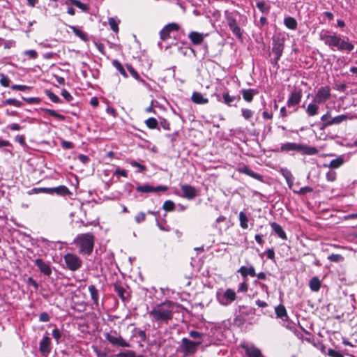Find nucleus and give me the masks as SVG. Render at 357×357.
<instances>
[{
	"instance_id": "obj_64",
	"label": "nucleus",
	"mask_w": 357,
	"mask_h": 357,
	"mask_svg": "<svg viewBox=\"0 0 357 357\" xmlns=\"http://www.w3.org/2000/svg\"><path fill=\"white\" fill-rule=\"evenodd\" d=\"M39 320L41 322H47L50 320V316L47 312H42L39 315Z\"/></svg>"
},
{
	"instance_id": "obj_6",
	"label": "nucleus",
	"mask_w": 357,
	"mask_h": 357,
	"mask_svg": "<svg viewBox=\"0 0 357 357\" xmlns=\"http://www.w3.org/2000/svg\"><path fill=\"white\" fill-rule=\"evenodd\" d=\"M225 15L229 29L231 31L233 34L235 35L238 38L242 39L243 31L237 23V21L234 17L233 13L227 10L225 13Z\"/></svg>"
},
{
	"instance_id": "obj_11",
	"label": "nucleus",
	"mask_w": 357,
	"mask_h": 357,
	"mask_svg": "<svg viewBox=\"0 0 357 357\" xmlns=\"http://www.w3.org/2000/svg\"><path fill=\"white\" fill-rule=\"evenodd\" d=\"M106 340L112 345L121 347H130V344L126 342L121 335L116 332L107 333L105 334Z\"/></svg>"
},
{
	"instance_id": "obj_20",
	"label": "nucleus",
	"mask_w": 357,
	"mask_h": 357,
	"mask_svg": "<svg viewBox=\"0 0 357 357\" xmlns=\"http://www.w3.org/2000/svg\"><path fill=\"white\" fill-rule=\"evenodd\" d=\"M204 36L203 33L197 31H192L188 35V38L194 45L201 44L204 40Z\"/></svg>"
},
{
	"instance_id": "obj_38",
	"label": "nucleus",
	"mask_w": 357,
	"mask_h": 357,
	"mask_svg": "<svg viewBox=\"0 0 357 357\" xmlns=\"http://www.w3.org/2000/svg\"><path fill=\"white\" fill-rule=\"evenodd\" d=\"M117 357H143L142 355H137L136 353L132 350H127L119 353Z\"/></svg>"
},
{
	"instance_id": "obj_40",
	"label": "nucleus",
	"mask_w": 357,
	"mask_h": 357,
	"mask_svg": "<svg viewBox=\"0 0 357 357\" xmlns=\"http://www.w3.org/2000/svg\"><path fill=\"white\" fill-rule=\"evenodd\" d=\"M222 98L224 102L228 105L231 106V103L235 100L236 97L230 96L228 93H224L222 94Z\"/></svg>"
},
{
	"instance_id": "obj_1",
	"label": "nucleus",
	"mask_w": 357,
	"mask_h": 357,
	"mask_svg": "<svg viewBox=\"0 0 357 357\" xmlns=\"http://www.w3.org/2000/svg\"><path fill=\"white\" fill-rule=\"evenodd\" d=\"M319 39L324 42L333 51L351 52L354 49V44L345 36L336 33H330L328 31H321Z\"/></svg>"
},
{
	"instance_id": "obj_58",
	"label": "nucleus",
	"mask_w": 357,
	"mask_h": 357,
	"mask_svg": "<svg viewBox=\"0 0 357 357\" xmlns=\"http://www.w3.org/2000/svg\"><path fill=\"white\" fill-rule=\"evenodd\" d=\"M61 96L65 98L68 102H70L73 100V96L66 89H63L61 91Z\"/></svg>"
},
{
	"instance_id": "obj_21",
	"label": "nucleus",
	"mask_w": 357,
	"mask_h": 357,
	"mask_svg": "<svg viewBox=\"0 0 357 357\" xmlns=\"http://www.w3.org/2000/svg\"><path fill=\"white\" fill-rule=\"evenodd\" d=\"M89 291L90 293L91 298L93 302V305L96 306V308H98L99 307L98 290L94 285L91 284L89 286Z\"/></svg>"
},
{
	"instance_id": "obj_16",
	"label": "nucleus",
	"mask_w": 357,
	"mask_h": 357,
	"mask_svg": "<svg viewBox=\"0 0 357 357\" xmlns=\"http://www.w3.org/2000/svg\"><path fill=\"white\" fill-rule=\"evenodd\" d=\"M275 312L277 318L280 319L282 321H284V324H282L284 327L287 328H291V326H289V324H285L286 322L288 321V315L287 313V310L284 305H279L275 307Z\"/></svg>"
},
{
	"instance_id": "obj_27",
	"label": "nucleus",
	"mask_w": 357,
	"mask_h": 357,
	"mask_svg": "<svg viewBox=\"0 0 357 357\" xmlns=\"http://www.w3.org/2000/svg\"><path fill=\"white\" fill-rule=\"evenodd\" d=\"M271 227L274 232L282 239H287V235L282 227L276 222H272Z\"/></svg>"
},
{
	"instance_id": "obj_41",
	"label": "nucleus",
	"mask_w": 357,
	"mask_h": 357,
	"mask_svg": "<svg viewBox=\"0 0 357 357\" xmlns=\"http://www.w3.org/2000/svg\"><path fill=\"white\" fill-rule=\"evenodd\" d=\"M145 124L150 129H155L158 123L155 118H149L145 121Z\"/></svg>"
},
{
	"instance_id": "obj_46",
	"label": "nucleus",
	"mask_w": 357,
	"mask_h": 357,
	"mask_svg": "<svg viewBox=\"0 0 357 357\" xmlns=\"http://www.w3.org/2000/svg\"><path fill=\"white\" fill-rule=\"evenodd\" d=\"M38 193L48 194V188H34L29 192V195L38 194Z\"/></svg>"
},
{
	"instance_id": "obj_49",
	"label": "nucleus",
	"mask_w": 357,
	"mask_h": 357,
	"mask_svg": "<svg viewBox=\"0 0 357 357\" xmlns=\"http://www.w3.org/2000/svg\"><path fill=\"white\" fill-rule=\"evenodd\" d=\"M326 180L329 182H333L336 180L337 174L333 170L328 171L326 174Z\"/></svg>"
},
{
	"instance_id": "obj_36",
	"label": "nucleus",
	"mask_w": 357,
	"mask_h": 357,
	"mask_svg": "<svg viewBox=\"0 0 357 357\" xmlns=\"http://www.w3.org/2000/svg\"><path fill=\"white\" fill-rule=\"evenodd\" d=\"M45 112L48 114L49 115L54 116V118L60 120V121H64L66 117L63 115H61L59 114L56 111L50 109H45Z\"/></svg>"
},
{
	"instance_id": "obj_19",
	"label": "nucleus",
	"mask_w": 357,
	"mask_h": 357,
	"mask_svg": "<svg viewBox=\"0 0 357 357\" xmlns=\"http://www.w3.org/2000/svg\"><path fill=\"white\" fill-rule=\"evenodd\" d=\"M35 264L39 268L40 271L47 276H50L52 274V268L49 264L45 262L40 259H37L35 261Z\"/></svg>"
},
{
	"instance_id": "obj_8",
	"label": "nucleus",
	"mask_w": 357,
	"mask_h": 357,
	"mask_svg": "<svg viewBox=\"0 0 357 357\" xmlns=\"http://www.w3.org/2000/svg\"><path fill=\"white\" fill-rule=\"evenodd\" d=\"M63 259L67 268L72 271H77L82 266V259L75 254L67 253Z\"/></svg>"
},
{
	"instance_id": "obj_12",
	"label": "nucleus",
	"mask_w": 357,
	"mask_h": 357,
	"mask_svg": "<svg viewBox=\"0 0 357 357\" xmlns=\"http://www.w3.org/2000/svg\"><path fill=\"white\" fill-rule=\"evenodd\" d=\"M236 298V292L231 289H227L224 293L222 294H217V298L220 304L222 305H228L229 304L231 303L233 301H235Z\"/></svg>"
},
{
	"instance_id": "obj_57",
	"label": "nucleus",
	"mask_w": 357,
	"mask_h": 357,
	"mask_svg": "<svg viewBox=\"0 0 357 357\" xmlns=\"http://www.w3.org/2000/svg\"><path fill=\"white\" fill-rule=\"evenodd\" d=\"M130 165L134 167H137L139 172H143L146 170V167L137 162L135 160H132L130 162Z\"/></svg>"
},
{
	"instance_id": "obj_56",
	"label": "nucleus",
	"mask_w": 357,
	"mask_h": 357,
	"mask_svg": "<svg viewBox=\"0 0 357 357\" xmlns=\"http://www.w3.org/2000/svg\"><path fill=\"white\" fill-rule=\"evenodd\" d=\"M189 335L192 338H194V339H201L204 336L203 333H199L198 331H191L189 333Z\"/></svg>"
},
{
	"instance_id": "obj_4",
	"label": "nucleus",
	"mask_w": 357,
	"mask_h": 357,
	"mask_svg": "<svg viewBox=\"0 0 357 357\" xmlns=\"http://www.w3.org/2000/svg\"><path fill=\"white\" fill-rule=\"evenodd\" d=\"M280 151L289 153L291 151L299 152L303 155H313L318 153L316 147L308 146L302 144H296L294 142L284 143L280 146Z\"/></svg>"
},
{
	"instance_id": "obj_61",
	"label": "nucleus",
	"mask_w": 357,
	"mask_h": 357,
	"mask_svg": "<svg viewBox=\"0 0 357 357\" xmlns=\"http://www.w3.org/2000/svg\"><path fill=\"white\" fill-rule=\"evenodd\" d=\"M114 174L121 175L125 178L128 177V172L125 169H121L119 167H117L114 172Z\"/></svg>"
},
{
	"instance_id": "obj_43",
	"label": "nucleus",
	"mask_w": 357,
	"mask_h": 357,
	"mask_svg": "<svg viewBox=\"0 0 357 357\" xmlns=\"http://www.w3.org/2000/svg\"><path fill=\"white\" fill-rule=\"evenodd\" d=\"M162 208L167 211H172L175 208L174 203L171 200H167L164 202Z\"/></svg>"
},
{
	"instance_id": "obj_53",
	"label": "nucleus",
	"mask_w": 357,
	"mask_h": 357,
	"mask_svg": "<svg viewBox=\"0 0 357 357\" xmlns=\"http://www.w3.org/2000/svg\"><path fill=\"white\" fill-rule=\"evenodd\" d=\"M46 94L47 96H48V98L54 102L55 103H58V102H60V98L56 95L54 94L53 92L52 91H47L46 92Z\"/></svg>"
},
{
	"instance_id": "obj_62",
	"label": "nucleus",
	"mask_w": 357,
	"mask_h": 357,
	"mask_svg": "<svg viewBox=\"0 0 357 357\" xmlns=\"http://www.w3.org/2000/svg\"><path fill=\"white\" fill-rule=\"evenodd\" d=\"M145 217H146V215L143 212H140L136 216H135V221L137 222V223H141L142 222H143L144 220H145Z\"/></svg>"
},
{
	"instance_id": "obj_39",
	"label": "nucleus",
	"mask_w": 357,
	"mask_h": 357,
	"mask_svg": "<svg viewBox=\"0 0 357 357\" xmlns=\"http://www.w3.org/2000/svg\"><path fill=\"white\" fill-rule=\"evenodd\" d=\"M112 65L116 68V70L124 77H127L126 72L125 71L123 66L118 60H113Z\"/></svg>"
},
{
	"instance_id": "obj_48",
	"label": "nucleus",
	"mask_w": 357,
	"mask_h": 357,
	"mask_svg": "<svg viewBox=\"0 0 357 357\" xmlns=\"http://www.w3.org/2000/svg\"><path fill=\"white\" fill-rule=\"evenodd\" d=\"M241 114H242L243 117L245 120L250 119L253 116V112L251 109H250L243 108L241 109Z\"/></svg>"
},
{
	"instance_id": "obj_55",
	"label": "nucleus",
	"mask_w": 357,
	"mask_h": 357,
	"mask_svg": "<svg viewBox=\"0 0 357 357\" xmlns=\"http://www.w3.org/2000/svg\"><path fill=\"white\" fill-rule=\"evenodd\" d=\"M24 54L27 56L29 59H36L38 56V53L34 50H26L24 52Z\"/></svg>"
},
{
	"instance_id": "obj_23",
	"label": "nucleus",
	"mask_w": 357,
	"mask_h": 357,
	"mask_svg": "<svg viewBox=\"0 0 357 357\" xmlns=\"http://www.w3.org/2000/svg\"><path fill=\"white\" fill-rule=\"evenodd\" d=\"M57 194L59 195H66L70 193L68 188L65 185H60L55 188H48V194Z\"/></svg>"
},
{
	"instance_id": "obj_59",
	"label": "nucleus",
	"mask_w": 357,
	"mask_h": 357,
	"mask_svg": "<svg viewBox=\"0 0 357 357\" xmlns=\"http://www.w3.org/2000/svg\"><path fill=\"white\" fill-rule=\"evenodd\" d=\"M13 90L26 91L29 89V87L26 85L15 84L11 86Z\"/></svg>"
},
{
	"instance_id": "obj_31",
	"label": "nucleus",
	"mask_w": 357,
	"mask_h": 357,
	"mask_svg": "<svg viewBox=\"0 0 357 357\" xmlns=\"http://www.w3.org/2000/svg\"><path fill=\"white\" fill-rule=\"evenodd\" d=\"M70 28L72 29L73 33L82 40L86 41L88 40L87 35L79 29L77 28L75 26H70Z\"/></svg>"
},
{
	"instance_id": "obj_33",
	"label": "nucleus",
	"mask_w": 357,
	"mask_h": 357,
	"mask_svg": "<svg viewBox=\"0 0 357 357\" xmlns=\"http://www.w3.org/2000/svg\"><path fill=\"white\" fill-rule=\"evenodd\" d=\"M238 217L241 227L243 229H247L248 227V218L245 213L243 211H241Z\"/></svg>"
},
{
	"instance_id": "obj_32",
	"label": "nucleus",
	"mask_w": 357,
	"mask_h": 357,
	"mask_svg": "<svg viewBox=\"0 0 357 357\" xmlns=\"http://www.w3.org/2000/svg\"><path fill=\"white\" fill-rule=\"evenodd\" d=\"M3 105H13L16 107H20L22 106V102L15 98H8L2 102Z\"/></svg>"
},
{
	"instance_id": "obj_63",
	"label": "nucleus",
	"mask_w": 357,
	"mask_h": 357,
	"mask_svg": "<svg viewBox=\"0 0 357 357\" xmlns=\"http://www.w3.org/2000/svg\"><path fill=\"white\" fill-rule=\"evenodd\" d=\"M170 32L173 31H178L179 29V25L176 23H170L166 25Z\"/></svg>"
},
{
	"instance_id": "obj_30",
	"label": "nucleus",
	"mask_w": 357,
	"mask_h": 357,
	"mask_svg": "<svg viewBox=\"0 0 357 357\" xmlns=\"http://www.w3.org/2000/svg\"><path fill=\"white\" fill-rule=\"evenodd\" d=\"M284 25L289 29L295 30L297 28V22L292 17H287L284 20Z\"/></svg>"
},
{
	"instance_id": "obj_9",
	"label": "nucleus",
	"mask_w": 357,
	"mask_h": 357,
	"mask_svg": "<svg viewBox=\"0 0 357 357\" xmlns=\"http://www.w3.org/2000/svg\"><path fill=\"white\" fill-rule=\"evenodd\" d=\"M331 97V88L328 86H324L317 89L313 97V100L319 105H322L326 102Z\"/></svg>"
},
{
	"instance_id": "obj_18",
	"label": "nucleus",
	"mask_w": 357,
	"mask_h": 357,
	"mask_svg": "<svg viewBox=\"0 0 357 357\" xmlns=\"http://www.w3.org/2000/svg\"><path fill=\"white\" fill-rule=\"evenodd\" d=\"M181 188L183 192L182 197L185 198L192 199L197 196L195 188L190 185H181Z\"/></svg>"
},
{
	"instance_id": "obj_3",
	"label": "nucleus",
	"mask_w": 357,
	"mask_h": 357,
	"mask_svg": "<svg viewBox=\"0 0 357 357\" xmlns=\"http://www.w3.org/2000/svg\"><path fill=\"white\" fill-rule=\"evenodd\" d=\"M73 243L80 254L89 255L93 249L94 236L91 233L81 234L77 236Z\"/></svg>"
},
{
	"instance_id": "obj_60",
	"label": "nucleus",
	"mask_w": 357,
	"mask_h": 357,
	"mask_svg": "<svg viewBox=\"0 0 357 357\" xmlns=\"http://www.w3.org/2000/svg\"><path fill=\"white\" fill-rule=\"evenodd\" d=\"M61 144V146L65 149H70L74 147V145L71 142L62 140Z\"/></svg>"
},
{
	"instance_id": "obj_28",
	"label": "nucleus",
	"mask_w": 357,
	"mask_h": 357,
	"mask_svg": "<svg viewBox=\"0 0 357 357\" xmlns=\"http://www.w3.org/2000/svg\"><path fill=\"white\" fill-rule=\"evenodd\" d=\"M241 93L243 99L248 102H250L253 100V97L255 94V91L254 89H242Z\"/></svg>"
},
{
	"instance_id": "obj_2",
	"label": "nucleus",
	"mask_w": 357,
	"mask_h": 357,
	"mask_svg": "<svg viewBox=\"0 0 357 357\" xmlns=\"http://www.w3.org/2000/svg\"><path fill=\"white\" fill-rule=\"evenodd\" d=\"M153 321L167 324L173 317V306L171 302H165L155 305L149 312Z\"/></svg>"
},
{
	"instance_id": "obj_24",
	"label": "nucleus",
	"mask_w": 357,
	"mask_h": 357,
	"mask_svg": "<svg viewBox=\"0 0 357 357\" xmlns=\"http://www.w3.org/2000/svg\"><path fill=\"white\" fill-rule=\"evenodd\" d=\"M317 102H314L312 100V102L309 103L306 108V114L309 116H314L317 115L319 112V107Z\"/></svg>"
},
{
	"instance_id": "obj_13",
	"label": "nucleus",
	"mask_w": 357,
	"mask_h": 357,
	"mask_svg": "<svg viewBox=\"0 0 357 357\" xmlns=\"http://www.w3.org/2000/svg\"><path fill=\"white\" fill-rule=\"evenodd\" d=\"M241 346L248 357H264L261 350L254 344L243 343Z\"/></svg>"
},
{
	"instance_id": "obj_54",
	"label": "nucleus",
	"mask_w": 357,
	"mask_h": 357,
	"mask_svg": "<svg viewBox=\"0 0 357 357\" xmlns=\"http://www.w3.org/2000/svg\"><path fill=\"white\" fill-rule=\"evenodd\" d=\"M327 354L331 357H344L343 354L336 350H334L333 349H329L328 350Z\"/></svg>"
},
{
	"instance_id": "obj_25",
	"label": "nucleus",
	"mask_w": 357,
	"mask_h": 357,
	"mask_svg": "<svg viewBox=\"0 0 357 357\" xmlns=\"http://www.w3.org/2000/svg\"><path fill=\"white\" fill-rule=\"evenodd\" d=\"M238 272L240 273L243 278H246L248 275H250L251 277H255L256 275L255 269L252 266H250L249 267L241 266L238 270Z\"/></svg>"
},
{
	"instance_id": "obj_7",
	"label": "nucleus",
	"mask_w": 357,
	"mask_h": 357,
	"mask_svg": "<svg viewBox=\"0 0 357 357\" xmlns=\"http://www.w3.org/2000/svg\"><path fill=\"white\" fill-rule=\"evenodd\" d=\"M284 39L280 35L273 37L272 52L275 54L274 63H277L280 60L284 50Z\"/></svg>"
},
{
	"instance_id": "obj_29",
	"label": "nucleus",
	"mask_w": 357,
	"mask_h": 357,
	"mask_svg": "<svg viewBox=\"0 0 357 357\" xmlns=\"http://www.w3.org/2000/svg\"><path fill=\"white\" fill-rule=\"evenodd\" d=\"M309 286L312 291H318L321 287V281L317 277H313L310 280Z\"/></svg>"
},
{
	"instance_id": "obj_14",
	"label": "nucleus",
	"mask_w": 357,
	"mask_h": 357,
	"mask_svg": "<svg viewBox=\"0 0 357 357\" xmlns=\"http://www.w3.org/2000/svg\"><path fill=\"white\" fill-rule=\"evenodd\" d=\"M136 190L139 192H156L159 191H167L168 188L165 185H158L157 187H152L149 184L138 185L136 187Z\"/></svg>"
},
{
	"instance_id": "obj_15",
	"label": "nucleus",
	"mask_w": 357,
	"mask_h": 357,
	"mask_svg": "<svg viewBox=\"0 0 357 357\" xmlns=\"http://www.w3.org/2000/svg\"><path fill=\"white\" fill-rule=\"evenodd\" d=\"M302 98V91L301 89H295L291 91L287 101V105L289 107H291L298 105Z\"/></svg>"
},
{
	"instance_id": "obj_34",
	"label": "nucleus",
	"mask_w": 357,
	"mask_h": 357,
	"mask_svg": "<svg viewBox=\"0 0 357 357\" xmlns=\"http://www.w3.org/2000/svg\"><path fill=\"white\" fill-rule=\"evenodd\" d=\"M238 172H241V173H243L245 174H247L252 178H259V176L256 174L255 172H254L253 171H252L250 168H248V167L246 166H244L243 167H241L238 169Z\"/></svg>"
},
{
	"instance_id": "obj_35",
	"label": "nucleus",
	"mask_w": 357,
	"mask_h": 357,
	"mask_svg": "<svg viewBox=\"0 0 357 357\" xmlns=\"http://www.w3.org/2000/svg\"><path fill=\"white\" fill-rule=\"evenodd\" d=\"M281 172H282V176L286 179L287 184L289 186H291L294 182V178H293L291 173L287 169H282Z\"/></svg>"
},
{
	"instance_id": "obj_47",
	"label": "nucleus",
	"mask_w": 357,
	"mask_h": 357,
	"mask_svg": "<svg viewBox=\"0 0 357 357\" xmlns=\"http://www.w3.org/2000/svg\"><path fill=\"white\" fill-rule=\"evenodd\" d=\"M170 31L167 27L164 26V28L160 31V37L161 40H165L169 37Z\"/></svg>"
},
{
	"instance_id": "obj_52",
	"label": "nucleus",
	"mask_w": 357,
	"mask_h": 357,
	"mask_svg": "<svg viewBox=\"0 0 357 357\" xmlns=\"http://www.w3.org/2000/svg\"><path fill=\"white\" fill-rule=\"evenodd\" d=\"M0 84L3 86H5V87H7L9 86L10 84V79H8V77L7 76H6L5 75L3 74H1L0 75Z\"/></svg>"
},
{
	"instance_id": "obj_51",
	"label": "nucleus",
	"mask_w": 357,
	"mask_h": 357,
	"mask_svg": "<svg viewBox=\"0 0 357 357\" xmlns=\"http://www.w3.org/2000/svg\"><path fill=\"white\" fill-rule=\"evenodd\" d=\"M114 290L116 292V294L123 299L124 300L125 298H124V292L126 291H125V289L120 286V285H118V284H116L114 286Z\"/></svg>"
},
{
	"instance_id": "obj_44",
	"label": "nucleus",
	"mask_w": 357,
	"mask_h": 357,
	"mask_svg": "<svg viewBox=\"0 0 357 357\" xmlns=\"http://www.w3.org/2000/svg\"><path fill=\"white\" fill-rule=\"evenodd\" d=\"M68 2H71L74 6L83 10H86L87 9V6L78 0H67L66 3L68 4Z\"/></svg>"
},
{
	"instance_id": "obj_17",
	"label": "nucleus",
	"mask_w": 357,
	"mask_h": 357,
	"mask_svg": "<svg viewBox=\"0 0 357 357\" xmlns=\"http://www.w3.org/2000/svg\"><path fill=\"white\" fill-rule=\"evenodd\" d=\"M40 352L44 356H47L51 351V340L48 336H44L39 344Z\"/></svg>"
},
{
	"instance_id": "obj_42",
	"label": "nucleus",
	"mask_w": 357,
	"mask_h": 357,
	"mask_svg": "<svg viewBox=\"0 0 357 357\" xmlns=\"http://www.w3.org/2000/svg\"><path fill=\"white\" fill-rule=\"evenodd\" d=\"M257 7L263 13H268L270 6L265 3L264 1H258L256 3Z\"/></svg>"
},
{
	"instance_id": "obj_45",
	"label": "nucleus",
	"mask_w": 357,
	"mask_h": 357,
	"mask_svg": "<svg viewBox=\"0 0 357 357\" xmlns=\"http://www.w3.org/2000/svg\"><path fill=\"white\" fill-rule=\"evenodd\" d=\"M328 259L333 262H340L344 260V257L339 254H332L328 257Z\"/></svg>"
},
{
	"instance_id": "obj_10",
	"label": "nucleus",
	"mask_w": 357,
	"mask_h": 357,
	"mask_svg": "<svg viewBox=\"0 0 357 357\" xmlns=\"http://www.w3.org/2000/svg\"><path fill=\"white\" fill-rule=\"evenodd\" d=\"M200 344H202L201 341L194 342L183 337L181 340V348L185 356H189L194 354Z\"/></svg>"
},
{
	"instance_id": "obj_5",
	"label": "nucleus",
	"mask_w": 357,
	"mask_h": 357,
	"mask_svg": "<svg viewBox=\"0 0 357 357\" xmlns=\"http://www.w3.org/2000/svg\"><path fill=\"white\" fill-rule=\"evenodd\" d=\"M352 118L353 116L349 114H340L332 118L331 112L327 111L324 115L321 116L322 128H325L333 125H339L344 121L352 119Z\"/></svg>"
},
{
	"instance_id": "obj_50",
	"label": "nucleus",
	"mask_w": 357,
	"mask_h": 357,
	"mask_svg": "<svg viewBox=\"0 0 357 357\" xmlns=\"http://www.w3.org/2000/svg\"><path fill=\"white\" fill-rule=\"evenodd\" d=\"M52 336L54 338V340H56V343L59 344V340L62 336V334H61V332L60 331V330L57 328H55L53 331H52Z\"/></svg>"
},
{
	"instance_id": "obj_37",
	"label": "nucleus",
	"mask_w": 357,
	"mask_h": 357,
	"mask_svg": "<svg viewBox=\"0 0 357 357\" xmlns=\"http://www.w3.org/2000/svg\"><path fill=\"white\" fill-rule=\"evenodd\" d=\"M120 21L116 20L113 17H110L108 20L109 25L111 28V29L114 31L115 33H117L119 31V24Z\"/></svg>"
},
{
	"instance_id": "obj_26",
	"label": "nucleus",
	"mask_w": 357,
	"mask_h": 357,
	"mask_svg": "<svg viewBox=\"0 0 357 357\" xmlns=\"http://www.w3.org/2000/svg\"><path fill=\"white\" fill-rule=\"evenodd\" d=\"M344 164V158L342 156H338L334 160H332L329 164H324V167L331 169H337L340 167Z\"/></svg>"
},
{
	"instance_id": "obj_22",
	"label": "nucleus",
	"mask_w": 357,
	"mask_h": 357,
	"mask_svg": "<svg viewBox=\"0 0 357 357\" xmlns=\"http://www.w3.org/2000/svg\"><path fill=\"white\" fill-rule=\"evenodd\" d=\"M191 100L198 105H205L208 102L207 98H204L202 93L195 91L192 94Z\"/></svg>"
}]
</instances>
